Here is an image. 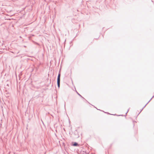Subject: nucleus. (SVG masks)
I'll list each match as a JSON object with an SVG mask.
<instances>
[{
    "instance_id": "f257e3e1",
    "label": "nucleus",
    "mask_w": 154,
    "mask_h": 154,
    "mask_svg": "<svg viewBox=\"0 0 154 154\" xmlns=\"http://www.w3.org/2000/svg\"><path fill=\"white\" fill-rule=\"evenodd\" d=\"M60 72L58 74V75L57 76V81H60Z\"/></svg>"
},
{
    "instance_id": "f03ea898",
    "label": "nucleus",
    "mask_w": 154,
    "mask_h": 154,
    "mask_svg": "<svg viewBox=\"0 0 154 154\" xmlns=\"http://www.w3.org/2000/svg\"><path fill=\"white\" fill-rule=\"evenodd\" d=\"M60 81H57V85L59 88H60Z\"/></svg>"
},
{
    "instance_id": "7ed1b4c3",
    "label": "nucleus",
    "mask_w": 154,
    "mask_h": 154,
    "mask_svg": "<svg viewBox=\"0 0 154 154\" xmlns=\"http://www.w3.org/2000/svg\"><path fill=\"white\" fill-rule=\"evenodd\" d=\"M73 145L74 146H77L78 145V144L77 143L75 142L73 144Z\"/></svg>"
},
{
    "instance_id": "20e7f679",
    "label": "nucleus",
    "mask_w": 154,
    "mask_h": 154,
    "mask_svg": "<svg viewBox=\"0 0 154 154\" xmlns=\"http://www.w3.org/2000/svg\"><path fill=\"white\" fill-rule=\"evenodd\" d=\"M77 93L81 97H82V96L80 94L78 93L77 92Z\"/></svg>"
},
{
    "instance_id": "39448f33",
    "label": "nucleus",
    "mask_w": 154,
    "mask_h": 154,
    "mask_svg": "<svg viewBox=\"0 0 154 154\" xmlns=\"http://www.w3.org/2000/svg\"><path fill=\"white\" fill-rule=\"evenodd\" d=\"M154 97V95L153 96H152V98L150 99V100H149V101L148 102V103H149L150 101L152 99V98L153 97Z\"/></svg>"
},
{
    "instance_id": "423d86ee",
    "label": "nucleus",
    "mask_w": 154,
    "mask_h": 154,
    "mask_svg": "<svg viewBox=\"0 0 154 154\" xmlns=\"http://www.w3.org/2000/svg\"><path fill=\"white\" fill-rule=\"evenodd\" d=\"M148 103V102L143 107V108H144L146 106V105Z\"/></svg>"
}]
</instances>
